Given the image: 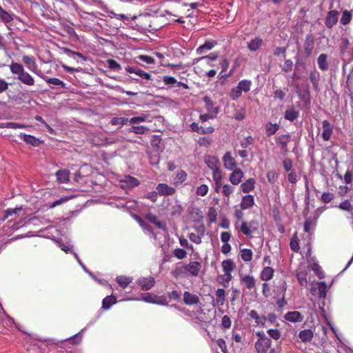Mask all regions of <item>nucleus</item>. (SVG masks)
<instances>
[{"label":"nucleus","mask_w":353,"mask_h":353,"mask_svg":"<svg viewBox=\"0 0 353 353\" xmlns=\"http://www.w3.org/2000/svg\"><path fill=\"white\" fill-rule=\"evenodd\" d=\"M10 72L12 74L17 76V79L27 85H34V78L25 71L23 66L18 63L12 62L9 65Z\"/></svg>","instance_id":"nucleus-1"},{"label":"nucleus","mask_w":353,"mask_h":353,"mask_svg":"<svg viewBox=\"0 0 353 353\" xmlns=\"http://www.w3.org/2000/svg\"><path fill=\"white\" fill-rule=\"evenodd\" d=\"M256 335L258 340L255 343V349L257 353H276L274 348H272V341L263 332H257Z\"/></svg>","instance_id":"nucleus-2"},{"label":"nucleus","mask_w":353,"mask_h":353,"mask_svg":"<svg viewBox=\"0 0 353 353\" xmlns=\"http://www.w3.org/2000/svg\"><path fill=\"white\" fill-rule=\"evenodd\" d=\"M201 264L198 261H192L189 264L183 265L180 268H176L174 271L175 276L181 274L183 272H188L190 276H197L199 274Z\"/></svg>","instance_id":"nucleus-3"},{"label":"nucleus","mask_w":353,"mask_h":353,"mask_svg":"<svg viewBox=\"0 0 353 353\" xmlns=\"http://www.w3.org/2000/svg\"><path fill=\"white\" fill-rule=\"evenodd\" d=\"M22 60L30 72L37 74L39 77L41 75L43 72L39 70L35 59L33 57L26 55L23 57Z\"/></svg>","instance_id":"nucleus-4"},{"label":"nucleus","mask_w":353,"mask_h":353,"mask_svg":"<svg viewBox=\"0 0 353 353\" xmlns=\"http://www.w3.org/2000/svg\"><path fill=\"white\" fill-rule=\"evenodd\" d=\"M241 232L249 238H252L254 232L256 231V222L251 221L250 222L242 221L240 225Z\"/></svg>","instance_id":"nucleus-5"},{"label":"nucleus","mask_w":353,"mask_h":353,"mask_svg":"<svg viewBox=\"0 0 353 353\" xmlns=\"http://www.w3.org/2000/svg\"><path fill=\"white\" fill-rule=\"evenodd\" d=\"M137 283L141 287L142 290L146 291L150 290L155 283L153 277H141L137 279Z\"/></svg>","instance_id":"nucleus-6"},{"label":"nucleus","mask_w":353,"mask_h":353,"mask_svg":"<svg viewBox=\"0 0 353 353\" xmlns=\"http://www.w3.org/2000/svg\"><path fill=\"white\" fill-rule=\"evenodd\" d=\"M322 128L323 132L321 134V137L323 139L324 141L330 140L333 133L332 125L327 120H324L322 122Z\"/></svg>","instance_id":"nucleus-7"},{"label":"nucleus","mask_w":353,"mask_h":353,"mask_svg":"<svg viewBox=\"0 0 353 353\" xmlns=\"http://www.w3.org/2000/svg\"><path fill=\"white\" fill-rule=\"evenodd\" d=\"M156 189L158 193L163 196H171L176 192L174 188L169 186L165 183H159Z\"/></svg>","instance_id":"nucleus-8"},{"label":"nucleus","mask_w":353,"mask_h":353,"mask_svg":"<svg viewBox=\"0 0 353 353\" xmlns=\"http://www.w3.org/2000/svg\"><path fill=\"white\" fill-rule=\"evenodd\" d=\"M284 319L292 323H299L303 321V316L299 312L293 311L287 312L284 316Z\"/></svg>","instance_id":"nucleus-9"},{"label":"nucleus","mask_w":353,"mask_h":353,"mask_svg":"<svg viewBox=\"0 0 353 353\" xmlns=\"http://www.w3.org/2000/svg\"><path fill=\"white\" fill-rule=\"evenodd\" d=\"M19 137L23 141H25L27 144H29L32 146L36 147L42 143V141H40L39 139H37L35 137L30 135V134H26L25 133H20Z\"/></svg>","instance_id":"nucleus-10"},{"label":"nucleus","mask_w":353,"mask_h":353,"mask_svg":"<svg viewBox=\"0 0 353 353\" xmlns=\"http://www.w3.org/2000/svg\"><path fill=\"white\" fill-rule=\"evenodd\" d=\"M223 161L224 163V167L228 170H233L234 168L236 166V163L235 159L232 157L230 152H226L223 157Z\"/></svg>","instance_id":"nucleus-11"},{"label":"nucleus","mask_w":353,"mask_h":353,"mask_svg":"<svg viewBox=\"0 0 353 353\" xmlns=\"http://www.w3.org/2000/svg\"><path fill=\"white\" fill-rule=\"evenodd\" d=\"M203 102L205 103V108L208 112L212 114H214V115L216 116L219 112V108L214 105L212 99L209 97L205 96L203 97Z\"/></svg>","instance_id":"nucleus-12"},{"label":"nucleus","mask_w":353,"mask_h":353,"mask_svg":"<svg viewBox=\"0 0 353 353\" xmlns=\"http://www.w3.org/2000/svg\"><path fill=\"white\" fill-rule=\"evenodd\" d=\"M183 302L188 305L198 304L199 303V298L197 295L185 291L183 293Z\"/></svg>","instance_id":"nucleus-13"},{"label":"nucleus","mask_w":353,"mask_h":353,"mask_svg":"<svg viewBox=\"0 0 353 353\" xmlns=\"http://www.w3.org/2000/svg\"><path fill=\"white\" fill-rule=\"evenodd\" d=\"M216 44H217V41L215 40L206 41L203 45L200 46L196 49V54H204L207 51L212 50Z\"/></svg>","instance_id":"nucleus-14"},{"label":"nucleus","mask_w":353,"mask_h":353,"mask_svg":"<svg viewBox=\"0 0 353 353\" xmlns=\"http://www.w3.org/2000/svg\"><path fill=\"white\" fill-rule=\"evenodd\" d=\"M125 70L129 73L136 74L143 79L150 80L152 78V76L150 73H148L138 68L128 66L125 68Z\"/></svg>","instance_id":"nucleus-15"},{"label":"nucleus","mask_w":353,"mask_h":353,"mask_svg":"<svg viewBox=\"0 0 353 353\" xmlns=\"http://www.w3.org/2000/svg\"><path fill=\"white\" fill-rule=\"evenodd\" d=\"M339 12L336 10H331L327 13L325 19V26L327 28H332L338 21Z\"/></svg>","instance_id":"nucleus-16"},{"label":"nucleus","mask_w":353,"mask_h":353,"mask_svg":"<svg viewBox=\"0 0 353 353\" xmlns=\"http://www.w3.org/2000/svg\"><path fill=\"white\" fill-rule=\"evenodd\" d=\"M146 219H148L150 222L154 224L158 228L165 230H166V224L161 221L159 220L158 217L152 214V213H148L145 215Z\"/></svg>","instance_id":"nucleus-17"},{"label":"nucleus","mask_w":353,"mask_h":353,"mask_svg":"<svg viewBox=\"0 0 353 353\" xmlns=\"http://www.w3.org/2000/svg\"><path fill=\"white\" fill-rule=\"evenodd\" d=\"M70 174V171L65 169L59 170L55 174L57 176V180L59 183H66L69 182Z\"/></svg>","instance_id":"nucleus-18"},{"label":"nucleus","mask_w":353,"mask_h":353,"mask_svg":"<svg viewBox=\"0 0 353 353\" xmlns=\"http://www.w3.org/2000/svg\"><path fill=\"white\" fill-rule=\"evenodd\" d=\"M249 316L255 321V323L258 326L264 327L266 322L265 316H259L256 310H251L248 313Z\"/></svg>","instance_id":"nucleus-19"},{"label":"nucleus","mask_w":353,"mask_h":353,"mask_svg":"<svg viewBox=\"0 0 353 353\" xmlns=\"http://www.w3.org/2000/svg\"><path fill=\"white\" fill-rule=\"evenodd\" d=\"M299 117V111L292 106L288 107L284 113V118L290 121H294Z\"/></svg>","instance_id":"nucleus-20"},{"label":"nucleus","mask_w":353,"mask_h":353,"mask_svg":"<svg viewBox=\"0 0 353 353\" xmlns=\"http://www.w3.org/2000/svg\"><path fill=\"white\" fill-rule=\"evenodd\" d=\"M254 204V196L251 194L243 196L240 203L241 209L247 210L251 208Z\"/></svg>","instance_id":"nucleus-21"},{"label":"nucleus","mask_w":353,"mask_h":353,"mask_svg":"<svg viewBox=\"0 0 353 353\" xmlns=\"http://www.w3.org/2000/svg\"><path fill=\"white\" fill-rule=\"evenodd\" d=\"M205 163L210 170L219 168V160L215 156L208 155L205 157Z\"/></svg>","instance_id":"nucleus-22"},{"label":"nucleus","mask_w":353,"mask_h":353,"mask_svg":"<svg viewBox=\"0 0 353 353\" xmlns=\"http://www.w3.org/2000/svg\"><path fill=\"white\" fill-rule=\"evenodd\" d=\"M41 79H43L46 83H48L50 86L51 85H57L61 86V88H65V83L57 78H50L43 74V73L40 75Z\"/></svg>","instance_id":"nucleus-23"},{"label":"nucleus","mask_w":353,"mask_h":353,"mask_svg":"<svg viewBox=\"0 0 353 353\" xmlns=\"http://www.w3.org/2000/svg\"><path fill=\"white\" fill-rule=\"evenodd\" d=\"M243 177V172L241 169H236L234 170L230 176V181L233 185H238L242 178Z\"/></svg>","instance_id":"nucleus-24"},{"label":"nucleus","mask_w":353,"mask_h":353,"mask_svg":"<svg viewBox=\"0 0 353 353\" xmlns=\"http://www.w3.org/2000/svg\"><path fill=\"white\" fill-rule=\"evenodd\" d=\"M117 303V299L113 295H109L105 296L102 301L101 308L104 310H109L112 305Z\"/></svg>","instance_id":"nucleus-25"},{"label":"nucleus","mask_w":353,"mask_h":353,"mask_svg":"<svg viewBox=\"0 0 353 353\" xmlns=\"http://www.w3.org/2000/svg\"><path fill=\"white\" fill-rule=\"evenodd\" d=\"M314 336L313 332L311 330H303L299 333V338L303 343H307L312 341Z\"/></svg>","instance_id":"nucleus-26"},{"label":"nucleus","mask_w":353,"mask_h":353,"mask_svg":"<svg viewBox=\"0 0 353 353\" xmlns=\"http://www.w3.org/2000/svg\"><path fill=\"white\" fill-rule=\"evenodd\" d=\"M262 44L263 40L259 37H255L248 43V48L252 52H256Z\"/></svg>","instance_id":"nucleus-27"},{"label":"nucleus","mask_w":353,"mask_h":353,"mask_svg":"<svg viewBox=\"0 0 353 353\" xmlns=\"http://www.w3.org/2000/svg\"><path fill=\"white\" fill-rule=\"evenodd\" d=\"M121 182L125 183L130 188H133L140 184L139 180L137 178L130 175L125 176L124 178L121 180Z\"/></svg>","instance_id":"nucleus-28"},{"label":"nucleus","mask_w":353,"mask_h":353,"mask_svg":"<svg viewBox=\"0 0 353 353\" xmlns=\"http://www.w3.org/2000/svg\"><path fill=\"white\" fill-rule=\"evenodd\" d=\"M0 19L6 24L8 29H10V22L13 20L12 16L0 6Z\"/></svg>","instance_id":"nucleus-29"},{"label":"nucleus","mask_w":353,"mask_h":353,"mask_svg":"<svg viewBox=\"0 0 353 353\" xmlns=\"http://www.w3.org/2000/svg\"><path fill=\"white\" fill-rule=\"evenodd\" d=\"M241 281L246 286L249 290H251L255 287L256 281L252 276L243 275L241 278Z\"/></svg>","instance_id":"nucleus-30"},{"label":"nucleus","mask_w":353,"mask_h":353,"mask_svg":"<svg viewBox=\"0 0 353 353\" xmlns=\"http://www.w3.org/2000/svg\"><path fill=\"white\" fill-rule=\"evenodd\" d=\"M317 64L320 70L325 71L328 69L327 56L325 54H321L317 58Z\"/></svg>","instance_id":"nucleus-31"},{"label":"nucleus","mask_w":353,"mask_h":353,"mask_svg":"<svg viewBox=\"0 0 353 353\" xmlns=\"http://www.w3.org/2000/svg\"><path fill=\"white\" fill-rule=\"evenodd\" d=\"M274 270L273 268L270 267H265L261 273V279L262 281H269L272 279L274 276Z\"/></svg>","instance_id":"nucleus-32"},{"label":"nucleus","mask_w":353,"mask_h":353,"mask_svg":"<svg viewBox=\"0 0 353 353\" xmlns=\"http://www.w3.org/2000/svg\"><path fill=\"white\" fill-rule=\"evenodd\" d=\"M320 79V74L316 70H314L310 73V80L312 83L313 88L315 90L319 89V81Z\"/></svg>","instance_id":"nucleus-33"},{"label":"nucleus","mask_w":353,"mask_h":353,"mask_svg":"<svg viewBox=\"0 0 353 353\" xmlns=\"http://www.w3.org/2000/svg\"><path fill=\"white\" fill-rule=\"evenodd\" d=\"M255 181L254 179H249L241 185V190L245 193H248L254 188Z\"/></svg>","instance_id":"nucleus-34"},{"label":"nucleus","mask_w":353,"mask_h":353,"mask_svg":"<svg viewBox=\"0 0 353 353\" xmlns=\"http://www.w3.org/2000/svg\"><path fill=\"white\" fill-rule=\"evenodd\" d=\"M224 273L232 272L235 269V264L232 259L224 260L221 263Z\"/></svg>","instance_id":"nucleus-35"},{"label":"nucleus","mask_w":353,"mask_h":353,"mask_svg":"<svg viewBox=\"0 0 353 353\" xmlns=\"http://www.w3.org/2000/svg\"><path fill=\"white\" fill-rule=\"evenodd\" d=\"M313 45H314V39H313L312 36L307 35L306 37L305 43H304V50L308 55L311 54V52L313 50Z\"/></svg>","instance_id":"nucleus-36"},{"label":"nucleus","mask_w":353,"mask_h":353,"mask_svg":"<svg viewBox=\"0 0 353 353\" xmlns=\"http://www.w3.org/2000/svg\"><path fill=\"white\" fill-rule=\"evenodd\" d=\"M116 281L122 288L125 289L132 281V278L125 276H118L116 278Z\"/></svg>","instance_id":"nucleus-37"},{"label":"nucleus","mask_w":353,"mask_h":353,"mask_svg":"<svg viewBox=\"0 0 353 353\" xmlns=\"http://www.w3.org/2000/svg\"><path fill=\"white\" fill-rule=\"evenodd\" d=\"M279 129V125L277 123L268 122L265 125V133L268 136H272Z\"/></svg>","instance_id":"nucleus-38"},{"label":"nucleus","mask_w":353,"mask_h":353,"mask_svg":"<svg viewBox=\"0 0 353 353\" xmlns=\"http://www.w3.org/2000/svg\"><path fill=\"white\" fill-rule=\"evenodd\" d=\"M237 85L242 92H248L250 90L252 81L250 80L243 79L240 81Z\"/></svg>","instance_id":"nucleus-39"},{"label":"nucleus","mask_w":353,"mask_h":353,"mask_svg":"<svg viewBox=\"0 0 353 353\" xmlns=\"http://www.w3.org/2000/svg\"><path fill=\"white\" fill-rule=\"evenodd\" d=\"M63 52L70 57L75 59V57L80 58L81 60L87 61V57L78 52H74L68 48H63Z\"/></svg>","instance_id":"nucleus-40"},{"label":"nucleus","mask_w":353,"mask_h":353,"mask_svg":"<svg viewBox=\"0 0 353 353\" xmlns=\"http://www.w3.org/2000/svg\"><path fill=\"white\" fill-rule=\"evenodd\" d=\"M307 273L306 271H299L296 272L297 279L301 286H307Z\"/></svg>","instance_id":"nucleus-41"},{"label":"nucleus","mask_w":353,"mask_h":353,"mask_svg":"<svg viewBox=\"0 0 353 353\" xmlns=\"http://www.w3.org/2000/svg\"><path fill=\"white\" fill-rule=\"evenodd\" d=\"M241 257L245 262L250 261L252 259V251L250 249H242L241 250Z\"/></svg>","instance_id":"nucleus-42"},{"label":"nucleus","mask_w":353,"mask_h":353,"mask_svg":"<svg viewBox=\"0 0 353 353\" xmlns=\"http://www.w3.org/2000/svg\"><path fill=\"white\" fill-rule=\"evenodd\" d=\"M225 290L222 288H219L216 291V301L218 304L223 305L225 301Z\"/></svg>","instance_id":"nucleus-43"},{"label":"nucleus","mask_w":353,"mask_h":353,"mask_svg":"<svg viewBox=\"0 0 353 353\" xmlns=\"http://www.w3.org/2000/svg\"><path fill=\"white\" fill-rule=\"evenodd\" d=\"M148 130H149L148 128L146 126H144V125H140V126L132 125L130 128L129 131L130 132H133V133L137 134H143Z\"/></svg>","instance_id":"nucleus-44"},{"label":"nucleus","mask_w":353,"mask_h":353,"mask_svg":"<svg viewBox=\"0 0 353 353\" xmlns=\"http://www.w3.org/2000/svg\"><path fill=\"white\" fill-rule=\"evenodd\" d=\"M290 141V136L288 134H283L277 137L276 142L280 145L282 148L287 147L288 143Z\"/></svg>","instance_id":"nucleus-45"},{"label":"nucleus","mask_w":353,"mask_h":353,"mask_svg":"<svg viewBox=\"0 0 353 353\" xmlns=\"http://www.w3.org/2000/svg\"><path fill=\"white\" fill-rule=\"evenodd\" d=\"M318 285V293L319 298H325L327 292V285L324 281L319 282Z\"/></svg>","instance_id":"nucleus-46"},{"label":"nucleus","mask_w":353,"mask_h":353,"mask_svg":"<svg viewBox=\"0 0 353 353\" xmlns=\"http://www.w3.org/2000/svg\"><path fill=\"white\" fill-rule=\"evenodd\" d=\"M137 221L139 222L140 226L143 228V230L145 232H148L149 234H154L152 228L147 223L143 221L140 217L137 216Z\"/></svg>","instance_id":"nucleus-47"},{"label":"nucleus","mask_w":353,"mask_h":353,"mask_svg":"<svg viewBox=\"0 0 353 353\" xmlns=\"http://www.w3.org/2000/svg\"><path fill=\"white\" fill-rule=\"evenodd\" d=\"M352 19V14L350 12L347 10H344L342 14V17L341 18V23L343 25L348 24Z\"/></svg>","instance_id":"nucleus-48"},{"label":"nucleus","mask_w":353,"mask_h":353,"mask_svg":"<svg viewBox=\"0 0 353 353\" xmlns=\"http://www.w3.org/2000/svg\"><path fill=\"white\" fill-rule=\"evenodd\" d=\"M128 121V119L125 117H114L111 119L110 123L113 125H123Z\"/></svg>","instance_id":"nucleus-49"},{"label":"nucleus","mask_w":353,"mask_h":353,"mask_svg":"<svg viewBox=\"0 0 353 353\" xmlns=\"http://www.w3.org/2000/svg\"><path fill=\"white\" fill-rule=\"evenodd\" d=\"M187 179V174L183 170H180L177 172L176 176V181L174 183L176 185L178 183H182Z\"/></svg>","instance_id":"nucleus-50"},{"label":"nucleus","mask_w":353,"mask_h":353,"mask_svg":"<svg viewBox=\"0 0 353 353\" xmlns=\"http://www.w3.org/2000/svg\"><path fill=\"white\" fill-rule=\"evenodd\" d=\"M242 92H243L241 90V89H239L238 85H236L232 89L230 96L232 100H236L241 96Z\"/></svg>","instance_id":"nucleus-51"},{"label":"nucleus","mask_w":353,"mask_h":353,"mask_svg":"<svg viewBox=\"0 0 353 353\" xmlns=\"http://www.w3.org/2000/svg\"><path fill=\"white\" fill-rule=\"evenodd\" d=\"M83 330H84V329H83V330H81V332H79V333H77V334H74V336H72L70 337V338L68 339V340H69L70 343L71 344H73V345H74V344H79V343L81 342V339H82V334H81V332H83Z\"/></svg>","instance_id":"nucleus-52"},{"label":"nucleus","mask_w":353,"mask_h":353,"mask_svg":"<svg viewBox=\"0 0 353 353\" xmlns=\"http://www.w3.org/2000/svg\"><path fill=\"white\" fill-rule=\"evenodd\" d=\"M173 254L178 259H183L186 257L187 252L183 249L176 248L173 251Z\"/></svg>","instance_id":"nucleus-53"},{"label":"nucleus","mask_w":353,"mask_h":353,"mask_svg":"<svg viewBox=\"0 0 353 353\" xmlns=\"http://www.w3.org/2000/svg\"><path fill=\"white\" fill-rule=\"evenodd\" d=\"M148 119V116L146 115H141L138 117H134L130 119L129 122L131 124H136L142 122L146 121Z\"/></svg>","instance_id":"nucleus-54"},{"label":"nucleus","mask_w":353,"mask_h":353,"mask_svg":"<svg viewBox=\"0 0 353 353\" xmlns=\"http://www.w3.org/2000/svg\"><path fill=\"white\" fill-rule=\"evenodd\" d=\"M232 321L229 316L224 315L221 320V327L223 329H229L231 327Z\"/></svg>","instance_id":"nucleus-55"},{"label":"nucleus","mask_w":353,"mask_h":353,"mask_svg":"<svg viewBox=\"0 0 353 353\" xmlns=\"http://www.w3.org/2000/svg\"><path fill=\"white\" fill-rule=\"evenodd\" d=\"M310 268L315 272L319 278L321 279L323 277V272L321 270V266L318 263H314L311 265Z\"/></svg>","instance_id":"nucleus-56"},{"label":"nucleus","mask_w":353,"mask_h":353,"mask_svg":"<svg viewBox=\"0 0 353 353\" xmlns=\"http://www.w3.org/2000/svg\"><path fill=\"white\" fill-rule=\"evenodd\" d=\"M154 299L155 294L152 293H145L141 296V300L150 303H154Z\"/></svg>","instance_id":"nucleus-57"},{"label":"nucleus","mask_w":353,"mask_h":353,"mask_svg":"<svg viewBox=\"0 0 353 353\" xmlns=\"http://www.w3.org/2000/svg\"><path fill=\"white\" fill-rule=\"evenodd\" d=\"M108 68L114 71H119L121 70V65L114 60H108Z\"/></svg>","instance_id":"nucleus-58"},{"label":"nucleus","mask_w":353,"mask_h":353,"mask_svg":"<svg viewBox=\"0 0 353 353\" xmlns=\"http://www.w3.org/2000/svg\"><path fill=\"white\" fill-rule=\"evenodd\" d=\"M208 192V186L207 185L203 184L197 188L196 189V194L199 196H204Z\"/></svg>","instance_id":"nucleus-59"},{"label":"nucleus","mask_w":353,"mask_h":353,"mask_svg":"<svg viewBox=\"0 0 353 353\" xmlns=\"http://www.w3.org/2000/svg\"><path fill=\"white\" fill-rule=\"evenodd\" d=\"M268 334L274 340H278L281 337V332L277 329H270L268 330Z\"/></svg>","instance_id":"nucleus-60"},{"label":"nucleus","mask_w":353,"mask_h":353,"mask_svg":"<svg viewBox=\"0 0 353 353\" xmlns=\"http://www.w3.org/2000/svg\"><path fill=\"white\" fill-rule=\"evenodd\" d=\"M339 208L341 210L345 211H351L353 208L349 200H345L341 203L339 205Z\"/></svg>","instance_id":"nucleus-61"},{"label":"nucleus","mask_w":353,"mask_h":353,"mask_svg":"<svg viewBox=\"0 0 353 353\" xmlns=\"http://www.w3.org/2000/svg\"><path fill=\"white\" fill-rule=\"evenodd\" d=\"M268 181L270 184H274L276 181V174L274 170H269L266 174Z\"/></svg>","instance_id":"nucleus-62"},{"label":"nucleus","mask_w":353,"mask_h":353,"mask_svg":"<svg viewBox=\"0 0 353 353\" xmlns=\"http://www.w3.org/2000/svg\"><path fill=\"white\" fill-rule=\"evenodd\" d=\"M253 143V138L251 136H248L244 138L240 143L243 148H246Z\"/></svg>","instance_id":"nucleus-63"},{"label":"nucleus","mask_w":353,"mask_h":353,"mask_svg":"<svg viewBox=\"0 0 353 353\" xmlns=\"http://www.w3.org/2000/svg\"><path fill=\"white\" fill-rule=\"evenodd\" d=\"M290 248L292 251L298 252L299 250V241L296 237H293L290 241Z\"/></svg>","instance_id":"nucleus-64"}]
</instances>
